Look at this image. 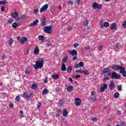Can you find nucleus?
<instances>
[{
	"instance_id": "10",
	"label": "nucleus",
	"mask_w": 126,
	"mask_h": 126,
	"mask_svg": "<svg viewBox=\"0 0 126 126\" xmlns=\"http://www.w3.org/2000/svg\"><path fill=\"white\" fill-rule=\"evenodd\" d=\"M68 54L72 56V57H76L77 56V51L75 50H70L68 52Z\"/></svg>"
},
{
	"instance_id": "43",
	"label": "nucleus",
	"mask_w": 126,
	"mask_h": 126,
	"mask_svg": "<svg viewBox=\"0 0 126 126\" xmlns=\"http://www.w3.org/2000/svg\"><path fill=\"white\" fill-rule=\"evenodd\" d=\"M12 21H13V19L12 18H10L8 20L7 23L10 24V23H12Z\"/></svg>"
},
{
	"instance_id": "39",
	"label": "nucleus",
	"mask_w": 126,
	"mask_h": 126,
	"mask_svg": "<svg viewBox=\"0 0 126 126\" xmlns=\"http://www.w3.org/2000/svg\"><path fill=\"white\" fill-rule=\"evenodd\" d=\"M43 94H48V90L45 89L42 92Z\"/></svg>"
},
{
	"instance_id": "54",
	"label": "nucleus",
	"mask_w": 126,
	"mask_h": 126,
	"mask_svg": "<svg viewBox=\"0 0 126 126\" xmlns=\"http://www.w3.org/2000/svg\"><path fill=\"white\" fill-rule=\"evenodd\" d=\"M78 46H79V44L78 43H75L74 44V48H76V47H78Z\"/></svg>"
},
{
	"instance_id": "51",
	"label": "nucleus",
	"mask_w": 126,
	"mask_h": 126,
	"mask_svg": "<svg viewBox=\"0 0 126 126\" xmlns=\"http://www.w3.org/2000/svg\"><path fill=\"white\" fill-rule=\"evenodd\" d=\"M76 72H79L80 73H82V69L76 70Z\"/></svg>"
},
{
	"instance_id": "22",
	"label": "nucleus",
	"mask_w": 126,
	"mask_h": 126,
	"mask_svg": "<svg viewBox=\"0 0 126 126\" xmlns=\"http://www.w3.org/2000/svg\"><path fill=\"white\" fill-rule=\"evenodd\" d=\"M34 53L35 55H38L39 54V47L36 46L35 49L34 50Z\"/></svg>"
},
{
	"instance_id": "15",
	"label": "nucleus",
	"mask_w": 126,
	"mask_h": 126,
	"mask_svg": "<svg viewBox=\"0 0 126 126\" xmlns=\"http://www.w3.org/2000/svg\"><path fill=\"white\" fill-rule=\"evenodd\" d=\"M38 24V20L33 21V22L29 25L30 27H32L33 26H36Z\"/></svg>"
},
{
	"instance_id": "61",
	"label": "nucleus",
	"mask_w": 126,
	"mask_h": 126,
	"mask_svg": "<svg viewBox=\"0 0 126 126\" xmlns=\"http://www.w3.org/2000/svg\"><path fill=\"white\" fill-rule=\"evenodd\" d=\"M117 114L118 115H121L122 114V111H119L117 112Z\"/></svg>"
},
{
	"instance_id": "16",
	"label": "nucleus",
	"mask_w": 126,
	"mask_h": 126,
	"mask_svg": "<svg viewBox=\"0 0 126 126\" xmlns=\"http://www.w3.org/2000/svg\"><path fill=\"white\" fill-rule=\"evenodd\" d=\"M41 25L42 26H45L46 25V18L43 17L41 20Z\"/></svg>"
},
{
	"instance_id": "21",
	"label": "nucleus",
	"mask_w": 126,
	"mask_h": 126,
	"mask_svg": "<svg viewBox=\"0 0 126 126\" xmlns=\"http://www.w3.org/2000/svg\"><path fill=\"white\" fill-rule=\"evenodd\" d=\"M72 90H73V86H69L67 87V91H68V92H71Z\"/></svg>"
},
{
	"instance_id": "23",
	"label": "nucleus",
	"mask_w": 126,
	"mask_h": 126,
	"mask_svg": "<svg viewBox=\"0 0 126 126\" xmlns=\"http://www.w3.org/2000/svg\"><path fill=\"white\" fill-rule=\"evenodd\" d=\"M82 73L85 75H89V71L87 70H82Z\"/></svg>"
},
{
	"instance_id": "25",
	"label": "nucleus",
	"mask_w": 126,
	"mask_h": 126,
	"mask_svg": "<svg viewBox=\"0 0 126 126\" xmlns=\"http://www.w3.org/2000/svg\"><path fill=\"white\" fill-rule=\"evenodd\" d=\"M72 70V68L71 67V66H68L67 68V72H71Z\"/></svg>"
},
{
	"instance_id": "53",
	"label": "nucleus",
	"mask_w": 126,
	"mask_h": 126,
	"mask_svg": "<svg viewBox=\"0 0 126 126\" xmlns=\"http://www.w3.org/2000/svg\"><path fill=\"white\" fill-rule=\"evenodd\" d=\"M85 50H86L87 51L90 50V47L88 46L87 47H85Z\"/></svg>"
},
{
	"instance_id": "34",
	"label": "nucleus",
	"mask_w": 126,
	"mask_h": 126,
	"mask_svg": "<svg viewBox=\"0 0 126 126\" xmlns=\"http://www.w3.org/2000/svg\"><path fill=\"white\" fill-rule=\"evenodd\" d=\"M115 28H116V24L113 23L111 25V27L110 28V29L114 30V29H115Z\"/></svg>"
},
{
	"instance_id": "63",
	"label": "nucleus",
	"mask_w": 126,
	"mask_h": 126,
	"mask_svg": "<svg viewBox=\"0 0 126 126\" xmlns=\"http://www.w3.org/2000/svg\"><path fill=\"white\" fill-rule=\"evenodd\" d=\"M26 74H30V72H29V71H27L25 72Z\"/></svg>"
},
{
	"instance_id": "47",
	"label": "nucleus",
	"mask_w": 126,
	"mask_h": 126,
	"mask_svg": "<svg viewBox=\"0 0 126 126\" xmlns=\"http://www.w3.org/2000/svg\"><path fill=\"white\" fill-rule=\"evenodd\" d=\"M100 28H104V24H103V22L100 21Z\"/></svg>"
},
{
	"instance_id": "60",
	"label": "nucleus",
	"mask_w": 126,
	"mask_h": 126,
	"mask_svg": "<svg viewBox=\"0 0 126 126\" xmlns=\"http://www.w3.org/2000/svg\"><path fill=\"white\" fill-rule=\"evenodd\" d=\"M9 107H10V108H13V103L10 104Z\"/></svg>"
},
{
	"instance_id": "38",
	"label": "nucleus",
	"mask_w": 126,
	"mask_h": 126,
	"mask_svg": "<svg viewBox=\"0 0 126 126\" xmlns=\"http://www.w3.org/2000/svg\"><path fill=\"white\" fill-rule=\"evenodd\" d=\"M62 112V110L58 109V113L56 114L57 117H60V114Z\"/></svg>"
},
{
	"instance_id": "29",
	"label": "nucleus",
	"mask_w": 126,
	"mask_h": 126,
	"mask_svg": "<svg viewBox=\"0 0 126 126\" xmlns=\"http://www.w3.org/2000/svg\"><path fill=\"white\" fill-rule=\"evenodd\" d=\"M120 126H126V123L124 121H120Z\"/></svg>"
},
{
	"instance_id": "59",
	"label": "nucleus",
	"mask_w": 126,
	"mask_h": 126,
	"mask_svg": "<svg viewBox=\"0 0 126 126\" xmlns=\"http://www.w3.org/2000/svg\"><path fill=\"white\" fill-rule=\"evenodd\" d=\"M4 8H5L4 6H2L1 8V11H4Z\"/></svg>"
},
{
	"instance_id": "64",
	"label": "nucleus",
	"mask_w": 126,
	"mask_h": 126,
	"mask_svg": "<svg viewBox=\"0 0 126 126\" xmlns=\"http://www.w3.org/2000/svg\"><path fill=\"white\" fill-rule=\"evenodd\" d=\"M60 103H59L60 106H62L63 105V102H62V100L60 101Z\"/></svg>"
},
{
	"instance_id": "56",
	"label": "nucleus",
	"mask_w": 126,
	"mask_h": 126,
	"mask_svg": "<svg viewBox=\"0 0 126 126\" xmlns=\"http://www.w3.org/2000/svg\"><path fill=\"white\" fill-rule=\"evenodd\" d=\"M123 26L125 28H126V21H125L123 23Z\"/></svg>"
},
{
	"instance_id": "13",
	"label": "nucleus",
	"mask_w": 126,
	"mask_h": 126,
	"mask_svg": "<svg viewBox=\"0 0 126 126\" xmlns=\"http://www.w3.org/2000/svg\"><path fill=\"white\" fill-rule=\"evenodd\" d=\"M107 88H108V85H107L106 83H104L103 84V87H101L100 89V92L103 93L105 92V91L106 90V89H107Z\"/></svg>"
},
{
	"instance_id": "28",
	"label": "nucleus",
	"mask_w": 126,
	"mask_h": 126,
	"mask_svg": "<svg viewBox=\"0 0 126 126\" xmlns=\"http://www.w3.org/2000/svg\"><path fill=\"white\" fill-rule=\"evenodd\" d=\"M52 77L53 79H58L59 78V75L53 74Z\"/></svg>"
},
{
	"instance_id": "9",
	"label": "nucleus",
	"mask_w": 126,
	"mask_h": 126,
	"mask_svg": "<svg viewBox=\"0 0 126 126\" xmlns=\"http://www.w3.org/2000/svg\"><path fill=\"white\" fill-rule=\"evenodd\" d=\"M102 7V5L100 4H98L96 2H94L93 4V8H94V9H96V8L97 9H100Z\"/></svg>"
},
{
	"instance_id": "33",
	"label": "nucleus",
	"mask_w": 126,
	"mask_h": 126,
	"mask_svg": "<svg viewBox=\"0 0 126 126\" xmlns=\"http://www.w3.org/2000/svg\"><path fill=\"white\" fill-rule=\"evenodd\" d=\"M44 39V36L43 35L38 36V40H39L40 41H43Z\"/></svg>"
},
{
	"instance_id": "44",
	"label": "nucleus",
	"mask_w": 126,
	"mask_h": 126,
	"mask_svg": "<svg viewBox=\"0 0 126 126\" xmlns=\"http://www.w3.org/2000/svg\"><path fill=\"white\" fill-rule=\"evenodd\" d=\"M38 12H39V10L38 9H34L33 10V13L34 14H37V13H38Z\"/></svg>"
},
{
	"instance_id": "2",
	"label": "nucleus",
	"mask_w": 126,
	"mask_h": 126,
	"mask_svg": "<svg viewBox=\"0 0 126 126\" xmlns=\"http://www.w3.org/2000/svg\"><path fill=\"white\" fill-rule=\"evenodd\" d=\"M52 26H45L43 28V30L44 32H45V33H47V34H51V33H53V30H52Z\"/></svg>"
},
{
	"instance_id": "49",
	"label": "nucleus",
	"mask_w": 126,
	"mask_h": 126,
	"mask_svg": "<svg viewBox=\"0 0 126 126\" xmlns=\"http://www.w3.org/2000/svg\"><path fill=\"white\" fill-rule=\"evenodd\" d=\"M68 4H70V5H72L73 4V1L69 0L68 2Z\"/></svg>"
},
{
	"instance_id": "62",
	"label": "nucleus",
	"mask_w": 126,
	"mask_h": 126,
	"mask_svg": "<svg viewBox=\"0 0 126 126\" xmlns=\"http://www.w3.org/2000/svg\"><path fill=\"white\" fill-rule=\"evenodd\" d=\"M75 60H77V57H76V56H74L73 58V61H75Z\"/></svg>"
},
{
	"instance_id": "8",
	"label": "nucleus",
	"mask_w": 126,
	"mask_h": 126,
	"mask_svg": "<svg viewBox=\"0 0 126 126\" xmlns=\"http://www.w3.org/2000/svg\"><path fill=\"white\" fill-rule=\"evenodd\" d=\"M91 96H92L91 100H92L93 102L96 101V100H97V97L96 96V94L94 91L92 92Z\"/></svg>"
},
{
	"instance_id": "50",
	"label": "nucleus",
	"mask_w": 126,
	"mask_h": 126,
	"mask_svg": "<svg viewBox=\"0 0 126 126\" xmlns=\"http://www.w3.org/2000/svg\"><path fill=\"white\" fill-rule=\"evenodd\" d=\"M79 77H80V75H77L75 76V79H76V80H77V79H78V78H79Z\"/></svg>"
},
{
	"instance_id": "18",
	"label": "nucleus",
	"mask_w": 126,
	"mask_h": 126,
	"mask_svg": "<svg viewBox=\"0 0 126 126\" xmlns=\"http://www.w3.org/2000/svg\"><path fill=\"white\" fill-rule=\"evenodd\" d=\"M61 70H62V71H65L66 70V66H65V63H62Z\"/></svg>"
},
{
	"instance_id": "36",
	"label": "nucleus",
	"mask_w": 126,
	"mask_h": 126,
	"mask_svg": "<svg viewBox=\"0 0 126 126\" xmlns=\"http://www.w3.org/2000/svg\"><path fill=\"white\" fill-rule=\"evenodd\" d=\"M79 66H80L81 67H83V66H84V63L81 62L79 63Z\"/></svg>"
},
{
	"instance_id": "7",
	"label": "nucleus",
	"mask_w": 126,
	"mask_h": 126,
	"mask_svg": "<svg viewBox=\"0 0 126 126\" xmlns=\"http://www.w3.org/2000/svg\"><path fill=\"white\" fill-rule=\"evenodd\" d=\"M111 68L112 69H114V70H119V69L121 70L122 68H123V66L119 65H113L111 66Z\"/></svg>"
},
{
	"instance_id": "26",
	"label": "nucleus",
	"mask_w": 126,
	"mask_h": 126,
	"mask_svg": "<svg viewBox=\"0 0 126 126\" xmlns=\"http://www.w3.org/2000/svg\"><path fill=\"white\" fill-rule=\"evenodd\" d=\"M119 97H120V94L118 92L114 94V98H115L116 99H118Z\"/></svg>"
},
{
	"instance_id": "1",
	"label": "nucleus",
	"mask_w": 126,
	"mask_h": 126,
	"mask_svg": "<svg viewBox=\"0 0 126 126\" xmlns=\"http://www.w3.org/2000/svg\"><path fill=\"white\" fill-rule=\"evenodd\" d=\"M44 65V60L40 59L39 60L36 61L35 64H33V66L35 69H38V68H42Z\"/></svg>"
},
{
	"instance_id": "58",
	"label": "nucleus",
	"mask_w": 126,
	"mask_h": 126,
	"mask_svg": "<svg viewBox=\"0 0 126 126\" xmlns=\"http://www.w3.org/2000/svg\"><path fill=\"white\" fill-rule=\"evenodd\" d=\"M72 29V27L70 26V27H68L67 30L68 31H69L71 30Z\"/></svg>"
},
{
	"instance_id": "31",
	"label": "nucleus",
	"mask_w": 126,
	"mask_h": 126,
	"mask_svg": "<svg viewBox=\"0 0 126 126\" xmlns=\"http://www.w3.org/2000/svg\"><path fill=\"white\" fill-rule=\"evenodd\" d=\"M32 89H33V90H35L37 88V85L35 84H33L31 87Z\"/></svg>"
},
{
	"instance_id": "55",
	"label": "nucleus",
	"mask_w": 126,
	"mask_h": 126,
	"mask_svg": "<svg viewBox=\"0 0 126 126\" xmlns=\"http://www.w3.org/2000/svg\"><path fill=\"white\" fill-rule=\"evenodd\" d=\"M79 64L76 63L75 65V68H78L79 67Z\"/></svg>"
},
{
	"instance_id": "42",
	"label": "nucleus",
	"mask_w": 126,
	"mask_h": 126,
	"mask_svg": "<svg viewBox=\"0 0 126 126\" xmlns=\"http://www.w3.org/2000/svg\"><path fill=\"white\" fill-rule=\"evenodd\" d=\"M83 25L84 26H87L88 25V21H84L83 22Z\"/></svg>"
},
{
	"instance_id": "45",
	"label": "nucleus",
	"mask_w": 126,
	"mask_h": 126,
	"mask_svg": "<svg viewBox=\"0 0 126 126\" xmlns=\"http://www.w3.org/2000/svg\"><path fill=\"white\" fill-rule=\"evenodd\" d=\"M107 80H109V77H108L104 78L103 79V82H106V81H107Z\"/></svg>"
},
{
	"instance_id": "14",
	"label": "nucleus",
	"mask_w": 126,
	"mask_h": 126,
	"mask_svg": "<svg viewBox=\"0 0 126 126\" xmlns=\"http://www.w3.org/2000/svg\"><path fill=\"white\" fill-rule=\"evenodd\" d=\"M121 73H122L123 76L126 77V71L125 67H123L120 71Z\"/></svg>"
},
{
	"instance_id": "30",
	"label": "nucleus",
	"mask_w": 126,
	"mask_h": 126,
	"mask_svg": "<svg viewBox=\"0 0 126 126\" xmlns=\"http://www.w3.org/2000/svg\"><path fill=\"white\" fill-rule=\"evenodd\" d=\"M104 27H105L107 28V27H109L110 24L108 22H106L103 24Z\"/></svg>"
},
{
	"instance_id": "27",
	"label": "nucleus",
	"mask_w": 126,
	"mask_h": 126,
	"mask_svg": "<svg viewBox=\"0 0 126 126\" xmlns=\"http://www.w3.org/2000/svg\"><path fill=\"white\" fill-rule=\"evenodd\" d=\"M18 25L17 24V23L14 22V23L12 24V27H13V28H14V29H16V28H17Z\"/></svg>"
},
{
	"instance_id": "52",
	"label": "nucleus",
	"mask_w": 126,
	"mask_h": 126,
	"mask_svg": "<svg viewBox=\"0 0 126 126\" xmlns=\"http://www.w3.org/2000/svg\"><path fill=\"white\" fill-rule=\"evenodd\" d=\"M120 46H121V45H120V43H118L116 45V48H117V49H119Z\"/></svg>"
},
{
	"instance_id": "6",
	"label": "nucleus",
	"mask_w": 126,
	"mask_h": 126,
	"mask_svg": "<svg viewBox=\"0 0 126 126\" xmlns=\"http://www.w3.org/2000/svg\"><path fill=\"white\" fill-rule=\"evenodd\" d=\"M48 7L49 5H48V4H46L44 5H43V7H42L40 9V13H42V12L46 11L48 9Z\"/></svg>"
},
{
	"instance_id": "46",
	"label": "nucleus",
	"mask_w": 126,
	"mask_h": 126,
	"mask_svg": "<svg viewBox=\"0 0 126 126\" xmlns=\"http://www.w3.org/2000/svg\"><path fill=\"white\" fill-rule=\"evenodd\" d=\"M66 61H67V58H66V57H64L63 59V63H66Z\"/></svg>"
},
{
	"instance_id": "48",
	"label": "nucleus",
	"mask_w": 126,
	"mask_h": 126,
	"mask_svg": "<svg viewBox=\"0 0 126 126\" xmlns=\"http://www.w3.org/2000/svg\"><path fill=\"white\" fill-rule=\"evenodd\" d=\"M2 58L3 61H4V60H6V59H7V56H6V55H3V56L2 57Z\"/></svg>"
},
{
	"instance_id": "3",
	"label": "nucleus",
	"mask_w": 126,
	"mask_h": 126,
	"mask_svg": "<svg viewBox=\"0 0 126 126\" xmlns=\"http://www.w3.org/2000/svg\"><path fill=\"white\" fill-rule=\"evenodd\" d=\"M111 78L112 79H120L121 78V75L117 74L116 72H113L111 73Z\"/></svg>"
},
{
	"instance_id": "19",
	"label": "nucleus",
	"mask_w": 126,
	"mask_h": 126,
	"mask_svg": "<svg viewBox=\"0 0 126 126\" xmlns=\"http://www.w3.org/2000/svg\"><path fill=\"white\" fill-rule=\"evenodd\" d=\"M11 16L13 18H16V17H18V14L17 12L12 13Z\"/></svg>"
},
{
	"instance_id": "4",
	"label": "nucleus",
	"mask_w": 126,
	"mask_h": 126,
	"mask_svg": "<svg viewBox=\"0 0 126 126\" xmlns=\"http://www.w3.org/2000/svg\"><path fill=\"white\" fill-rule=\"evenodd\" d=\"M33 96V94L31 93L29 94H28V93L27 92L24 93L23 94V97L24 98V99H30L31 97Z\"/></svg>"
},
{
	"instance_id": "12",
	"label": "nucleus",
	"mask_w": 126,
	"mask_h": 126,
	"mask_svg": "<svg viewBox=\"0 0 126 126\" xmlns=\"http://www.w3.org/2000/svg\"><path fill=\"white\" fill-rule=\"evenodd\" d=\"M109 87L110 89V90H113V89H115L116 87V85L115 84H114V81L112 80L111 81L109 85Z\"/></svg>"
},
{
	"instance_id": "20",
	"label": "nucleus",
	"mask_w": 126,
	"mask_h": 126,
	"mask_svg": "<svg viewBox=\"0 0 126 126\" xmlns=\"http://www.w3.org/2000/svg\"><path fill=\"white\" fill-rule=\"evenodd\" d=\"M67 115H68V113H67V110H66L65 109L63 110V117H65L66 118L67 117Z\"/></svg>"
},
{
	"instance_id": "40",
	"label": "nucleus",
	"mask_w": 126,
	"mask_h": 126,
	"mask_svg": "<svg viewBox=\"0 0 126 126\" xmlns=\"http://www.w3.org/2000/svg\"><path fill=\"white\" fill-rule=\"evenodd\" d=\"M0 4H6V0L0 1Z\"/></svg>"
},
{
	"instance_id": "5",
	"label": "nucleus",
	"mask_w": 126,
	"mask_h": 126,
	"mask_svg": "<svg viewBox=\"0 0 126 126\" xmlns=\"http://www.w3.org/2000/svg\"><path fill=\"white\" fill-rule=\"evenodd\" d=\"M111 69L110 68H106L103 69L102 72L103 74H105V75H111L112 74V73L110 72Z\"/></svg>"
},
{
	"instance_id": "35",
	"label": "nucleus",
	"mask_w": 126,
	"mask_h": 126,
	"mask_svg": "<svg viewBox=\"0 0 126 126\" xmlns=\"http://www.w3.org/2000/svg\"><path fill=\"white\" fill-rule=\"evenodd\" d=\"M41 106H42V103L41 102H38V104H37L36 108L37 109H40L41 108Z\"/></svg>"
},
{
	"instance_id": "24",
	"label": "nucleus",
	"mask_w": 126,
	"mask_h": 126,
	"mask_svg": "<svg viewBox=\"0 0 126 126\" xmlns=\"http://www.w3.org/2000/svg\"><path fill=\"white\" fill-rule=\"evenodd\" d=\"M122 87H123V86L122 85H117V90L118 91H122L123 90L122 89Z\"/></svg>"
},
{
	"instance_id": "41",
	"label": "nucleus",
	"mask_w": 126,
	"mask_h": 126,
	"mask_svg": "<svg viewBox=\"0 0 126 126\" xmlns=\"http://www.w3.org/2000/svg\"><path fill=\"white\" fill-rule=\"evenodd\" d=\"M92 121H93V122H97V121H98V119L96 117H93L92 118Z\"/></svg>"
},
{
	"instance_id": "17",
	"label": "nucleus",
	"mask_w": 126,
	"mask_h": 126,
	"mask_svg": "<svg viewBox=\"0 0 126 126\" xmlns=\"http://www.w3.org/2000/svg\"><path fill=\"white\" fill-rule=\"evenodd\" d=\"M26 41H27V38L25 37H22L21 38L20 43H21V44H24Z\"/></svg>"
},
{
	"instance_id": "37",
	"label": "nucleus",
	"mask_w": 126,
	"mask_h": 126,
	"mask_svg": "<svg viewBox=\"0 0 126 126\" xmlns=\"http://www.w3.org/2000/svg\"><path fill=\"white\" fill-rule=\"evenodd\" d=\"M16 101H17V102L20 101V96L19 95H18L15 98Z\"/></svg>"
},
{
	"instance_id": "57",
	"label": "nucleus",
	"mask_w": 126,
	"mask_h": 126,
	"mask_svg": "<svg viewBox=\"0 0 126 126\" xmlns=\"http://www.w3.org/2000/svg\"><path fill=\"white\" fill-rule=\"evenodd\" d=\"M81 2V1H80V0H77V4H78V5H79Z\"/></svg>"
},
{
	"instance_id": "11",
	"label": "nucleus",
	"mask_w": 126,
	"mask_h": 126,
	"mask_svg": "<svg viewBox=\"0 0 126 126\" xmlns=\"http://www.w3.org/2000/svg\"><path fill=\"white\" fill-rule=\"evenodd\" d=\"M75 104L77 106H80L81 105V100L79 98H76L75 99Z\"/></svg>"
},
{
	"instance_id": "32",
	"label": "nucleus",
	"mask_w": 126,
	"mask_h": 126,
	"mask_svg": "<svg viewBox=\"0 0 126 126\" xmlns=\"http://www.w3.org/2000/svg\"><path fill=\"white\" fill-rule=\"evenodd\" d=\"M14 40L12 38H11L9 40V42H8V44L10 45H12V44H13V42H14Z\"/></svg>"
}]
</instances>
